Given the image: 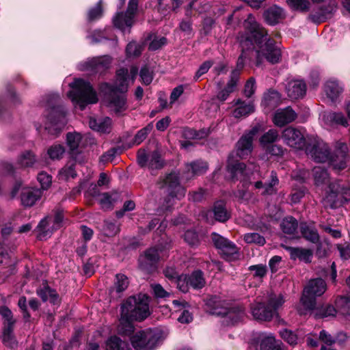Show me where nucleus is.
Listing matches in <instances>:
<instances>
[{"instance_id": "nucleus-1", "label": "nucleus", "mask_w": 350, "mask_h": 350, "mask_svg": "<svg viewBox=\"0 0 350 350\" xmlns=\"http://www.w3.org/2000/svg\"><path fill=\"white\" fill-rule=\"evenodd\" d=\"M244 27L246 32L238 37L241 54L237 60V69L234 70L240 72L244 66L245 60L250 58L249 53L253 51L255 44L258 46L256 51L257 66L261 65L262 59L271 64L278 63L281 57L280 49L275 45L274 40L267 37V31L256 22L252 14H249L244 21Z\"/></svg>"}, {"instance_id": "nucleus-2", "label": "nucleus", "mask_w": 350, "mask_h": 350, "mask_svg": "<svg viewBox=\"0 0 350 350\" xmlns=\"http://www.w3.org/2000/svg\"><path fill=\"white\" fill-rule=\"evenodd\" d=\"M138 72V68L133 66L128 70L120 68L116 72L115 83H103L100 85V91L105 94V102L109 110L117 115L124 113L128 108L126 98L124 92L127 91L129 82L134 81Z\"/></svg>"}, {"instance_id": "nucleus-3", "label": "nucleus", "mask_w": 350, "mask_h": 350, "mask_svg": "<svg viewBox=\"0 0 350 350\" xmlns=\"http://www.w3.org/2000/svg\"><path fill=\"white\" fill-rule=\"evenodd\" d=\"M306 153L317 163H327L334 170H342L347 167L348 161L347 145L337 142L335 150L331 153L327 144L318 137L308 138Z\"/></svg>"}, {"instance_id": "nucleus-4", "label": "nucleus", "mask_w": 350, "mask_h": 350, "mask_svg": "<svg viewBox=\"0 0 350 350\" xmlns=\"http://www.w3.org/2000/svg\"><path fill=\"white\" fill-rule=\"evenodd\" d=\"M149 314V299L146 295L139 294L129 297L121 306L119 332L129 336L134 332L131 322L143 321Z\"/></svg>"}, {"instance_id": "nucleus-5", "label": "nucleus", "mask_w": 350, "mask_h": 350, "mask_svg": "<svg viewBox=\"0 0 350 350\" xmlns=\"http://www.w3.org/2000/svg\"><path fill=\"white\" fill-rule=\"evenodd\" d=\"M60 97L58 94L51 93L46 96L43 105L48 111L44 123V129L51 135L59 133L66 124V112L60 105Z\"/></svg>"}, {"instance_id": "nucleus-6", "label": "nucleus", "mask_w": 350, "mask_h": 350, "mask_svg": "<svg viewBox=\"0 0 350 350\" xmlns=\"http://www.w3.org/2000/svg\"><path fill=\"white\" fill-rule=\"evenodd\" d=\"M69 86L71 90L68 92L67 96L75 107L83 110L86 106L98 102L97 93L89 81L82 79H75L69 84Z\"/></svg>"}, {"instance_id": "nucleus-7", "label": "nucleus", "mask_w": 350, "mask_h": 350, "mask_svg": "<svg viewBox=\"0 0 350 350\" xmlns=\"http://www.w3.org/2000/svg\"><path fill=\"white\" fill-rule=\"evenodd\" d=\"M161 188L165 189L167 198L165 200L164 209L168 211L174 204V199L181 200L186 193V189L180 183V174L173 171L161 180Z\"/></svg>"}, {"instance_id": "nucleus-8", "label": "nucleus", "mask_w": 350, "mask_h": 350, "mask_svg": "<svg viewBox=\"0 0 350 350\" xmlns=\"http://www.w3.org/2000/svg\"><path fill=\"white\" fill-rule=\"evenodd\" d=\"M327 285L321 278H315L309 281L304 288L300 303L304 308H299L300 314H306L307 311L312 310L316 305V297L321 296L326 291Z\"/></svg>"}, {"instance_id": "nucleus-9", "label": "nucleus", "mask_w": 350, "mask_h": 350, "mask_svg": "<svg viewBox=\"0 0 350 350\" xmlns=\"http://www.w3.org/2000/svg\"><path fill=\"white\" fill-rule=\"evenodd\" d=\"M284 303V298L282 294H273L269 296L267 305L262 303L254 304L251 307L253 317L256 320L267 321L277 314V311Z\"/></svg>"}, {"instance_id": "nucleus-10", "label": "nucleus", "mask_w": 350, "mask_h": 350, "mask_svg": "<svg viewBox=\"0 0 350 350\" xmlns=\"http://www.w3.org/2000/svg\"><path fill=\"white\" fill-rule=\"evenodd\" d=\"M206 305L210 308V312L212 314L223 315L224 317L223 323L228 324L229 323L228 319L230 320V324L234 325L241 321L245 316L244 310L241 307L223 308L222 301L217 296L208 299L206 301Z\"/></svg>"}, {"instance_id": "nucleus-11", "label": "nucleus", "mask_w": 350, "mask_h": 350, "mask_svg": "<svg viewBox=\"0 0 350 350\" xmlns=\"http://www.w3.org/2000/svg\"><path fill=\"white\" fill-rule=\"evenodd\" d=\"M350 201V187L336 180L329 185V190L324 203L332 208H336Z\"/></svg>"}, {"instance_id": "nucleus-12", "label": "nucleus", "mask_w": 350, "mask_h": 350, "mask_svg": "<svg viewBox=\"0 0 350 350\" xmlns=\"http://www.w3.org/2000/svg\"><path fill=\"white\" fill-rule=\"evenodd\" d=\"M227 170L230 174L233 180H240L243 184V187H246L252 183V180L255 178L253 177L254 172L259 175L258 167L253 165L252 170L241 162L232 163L230 157L228 158Z\"/></svg>"}, {"instance_id": "nucleus-13", "label": "nucleus", "mask_w": 350, "mask_h": 350, "mask_svg": "<svg viewBox=\"0 0 350 350\" xmlns=\"http://www.w3.org/2000/svg\"><path fill=\"white\" fill-rule=\"evenodd\" d=\"M0 315L3 321L2 340L3 344L12 349L17 346V342L13 334L16 320L11 310L5 306H0Z\"/></svg>"}, {"instance_id": "nucleus-14", "label": "nucleus", "mask_w": 350, "mask_h": 350, "mask_svg": "<svg viewBox=\"0 0 350 350\" xmlns=\"http://www.w3.org/2000/svg\"><path fill=\"white\" fill-rule=\"evenodd\" d=\"M138 8V0H129L125 12H118L113 17L114 26L124 33H130V29L135 21V16Z\"/></svg>"}, {"instance_id": "nucleus-15", "label": "nucleus", "mask_w": 350, "mask_h": 350, "mask_svg": "<svg viewBox=\"0 0 350 350\" xmlns=\"http://www.w3.org/2000/svg\"><path fill=\"white\" fill-rule=\"evenodd\" d=\"M281 137L286 146L295 150L306 149L308 145L303 128L288 126L282 132Z\"/></svg>"}, {"instance_id": "nucleus-16", "label": "nucleus", "mask_w": 350, "mask_h": 350, "mask_svg": "<svg viewBox=\"0 0 350 350\" xmlns=\"http://www.w3.org/2000/svg\"><path fill=\"white\" fill-rule=\"evenodd\" d=\"M211 239L215 247L225 260L232 261L239 258L238 248L233 242L216 232L212 233Z\"/></svg>"}, {"instance_id": "nucleus-17", "label": "nucleus", "mask_w": 350, "mask_h": 350, "mask_svg": "<svg viewBox=\"0 0 350 350\" xmlns=\"http://www.w3.org/2000/svg\"><path fill=\"white\" fill-rule=\"evenodd\" d=\"M64 215L62 210H57L53 218L46 217L38 225V238L40 240L46 239L51 237L53 231L59 228L63 222Z\"/></svg>"}, {"instance_id": "nucleus-18", "label": "nucleus", "mask_w": 350, "mask_h": 350, "mask_svg": "<svg viewBox=\"0 0 350 350\" xmlns=\"http://www.w3.org/2000/svg\"><path fill=\"white\" fill-rule=\"evenodd\" d=\"M260 130L259 124L253 126L246 131L236 144V153L240 159H245L253 150V140Z\"/></svg>"}, {"instance_id": "nucleus-19", "label": "nucleus", "mask_w": 350, "mask_h": 350, "mask_svg": "<svg viewBox=\"0 0 350 350\" xmlns=\"http://www.w3.org/2000/svg\"><path fill=\"white\" fill-rule=\"evenodd\" d=\"M160 246L152 247L148 249L144 254L139 258V268L147 273L155 271L158 267L160 252L162 251Z\"/></svg>"}, {"instance_id": "nucleus-20", "label": "nucleus", "mask_w": 350, "mask_h": 350, "mask_svg": "<svg viewBox=\"0 0 350 350\" xmlns=\"http://www.w3.org/2000/svg\"><path fill=\"white\" fill-rule=\"evenodd\" d=\"M112 59L109 55H103L88 58L78 64L77 68L81 71L102 72L107 69Z\"/></svg>"}, {"instance_id": "nucleus-21", "label": "nucleus", "mask_w": 350, "mask_h": 350, "mask_svg": "<svg viewBox=\"0 0 350 350\" xmlns=\"http://www.w3.org/2000/svg\"><path fill=\"white\" fill-rule=\"evenodd\" d=\"M137 163L142 167L150 170H159L163 167L164 161L159 151L154 150L147 153L145 150L139 149L137 151Z\"/></svg>"}, {"instance_id": "nucleus-22", "label": "nucleus", "mask_w": 350, "mask_h": 350, "mask_svg": "<svg viewBox=\"0 0 350 350\" xmlns=\"http://www.w3.org/2000/svg\"><path fill=\"white\" fill-rule=\"evenodd\" d=\"M338 3L336 0H329L327 4L321 6L315 12L310 15V19L315 23H320L330 18L336 12Z\"/></svg>"}, {"instance_id": "nucleus-23", "label": "nucleus", "mask_w": 350, "mask_h": 350, "mask_svg": "<svg viewBox=\"0 0 350 350\" xmlns=\"http://www.w3.org/2000/svg\"><path fill=\"white\" fill-rule=\"evenodd\" d=\"M144 338L147 340L146 345L140 346L136 344L135 345L143 350H154L163 342L165 339V336L163 332L161 330L149 329L146 330V335Z\"/></svg>"}, {"instance_id": "nucleus-24", "label": "nucleus", "mask_w": 350, "mask_h": 350, "mask_svg": "<svg viewBox=\"0 0 350 350\" xmlns=\"http://www.w3.org/2000/svg\"><path fill=\"white\" fill-rule=\"evenodd\" d=\"M286 92L291 99L301 98L306 94V85L303 80L291 79L286 85Z\"/></svg>"}, {"instance_id": "nucleus-25", "label": "nucleus", "mask_w": 350, "mask_h": 350, "mask_svg": "<svg viewBox=\"0 0 350 350\" xmlns=\"http://www.w3.org/2000/svg\"><path fill=\"white\" fill-rule=\"evenodd\" d=\"M297 118V113L290 107L278 109L273 116V122L277 126L282 127L292 122Z\"/></svg>"}, {"instance_id": "nucleus-26", "label": "nucleus", "mask_w": 350, "mask_h": 350, "mask_svg": "<svg viewBox=\"0 0 350 350\" xmlns=\"http://www.w3.org/2000/svg\"><path fill=\"white\" fill-rule=\"evenodd\" d=\"M258 339L260 350H285L282 342L276 340L272 333H261Z\"/></svg>"}, {"instance_id": "nucleus-27", "label": "nucleus", "mask_w": 350, "mask_h": 350, "mask_svg": "<svg viewBox=\"0 0 350 350\" xmlns=\"http://www.w3.org/2000/svg\"><path fill=\"white\" fill-rule=\"evenodd\" d=\"M233 102L234 109L232 111V116L235 118L247 117L254 113L255 110L254 105L251 100L246 101L238 98Z\"/></svg>"}, {"instance_id": "nucleus-28", "label": "nucleus", "mask_w": 350, "mask_h": 350, "mask_svg": "<svg viewBox=\"0 0 350 350\" xmlns=\"http://www.w3.org/2000/svg\"><path fill=\"white\" fill-rule=\"evenodd\" d=\"M280 336L290 345L295 346L304 340L306 334L303 329L292 331L288 329H282L280 331Z\"/></svg>"}, {"instance_id": "nucleus-29", "label": "nucleus", "mask_w": 350, "mask_h": 350, "mask_svg": "<svg viewBox=\"0 0 350 350\" xmlns=\"http://www.w3.org/2000/svg\"><path fill=\"white\" fill-rule=\"evenodd\" d=\"M239 79V72L238 70H232L230 80L225 88L218 92L217 98L221 102L226 100L229 95L235 90Z\"/></svg>"}, {"instance_id": "nucleus-30", "label": "nucleus", "mask_w": 350, "mask_h": 350, "mask_svg": "<svg viewBox=\"0 0 350 350\" xmlns=\"http://www.w3.org/2000/svg\"><path fill=\"white\" fill-rule=\"evenodd\" d=\"M89 126L91 129L100 133H109L111 132L112 120L109 117L98 118H90Z\"/></svg>"}, {"instance_id": "nucleus-31", "label": "nucleus", "mask_w": 350, "mask_h": 350, "mask_svg": "<svg viewBox=\"0 0 350 350\" xmlns=\"http://www.w3.org/2000/svg\"><path fill=\"white\" fill-rule=\"evenodd\" d=\"M41 196L42 191L38 189L23 188L21 194V203L25 206H31L40 198Z\"/></svg>"}, {"instance_id": "nucleus-32", "label": "nucleus", "mask_w": 350, "mask_h": 350, "mask_svg": "<svg viewBox=\"0 0 350 350\" xmlns=\"http://www.w3.org/2000/svg\"><path fill=\"white\" fill-rule=\"evenodd\" d=\"M290 254L292 260H299L306 263H309L312 260V252L310 250L301 247H284Z\"/></svg>"}, {"instance_id": "nucleus-33", "label": "nucleus", "mask_w": 350, "mask_h": 350, "mask_svg": "<svg viewBox=\"0 0 350 350\" xmlns=\"http://www.w3.org/2000/svg\"><path fill=\"white\" fill-rule=\"evenodd\" d=\"M129 284L128 278L121 273L116 274L113 286L110 289V295L113 298H118L124 291Z\"/></svg>"}, {"instance_id": "nucleus-34", "label": "nucleus", "mask_w": 350, "mask_h": 350, "mask_svg": "<svg viewBox=\"0 0 350 350\" xmlns=\"http://www.w3.org/2000/svg\"><path fill=\"white\" fill-rule=\"evenodd\" d=\"M208 165L205 161L198 160L186 165L185 177L189 179L196 175H201L206 172Z\"/></svg>"}, {"instance_id": "nucleus-35", "label": "nucleus", "mask_w": 350, "mask_h": 350, "mask_svg": "<svg viewBox=\"0 0 350 350\" xmlns=\"http://www.w3.org/2000/svg\"><path fill=\"white\" fill-rule=\"evenodd\" d=\"M208 213H213L215 219L219 222H226L230 217V213L226 210V203L224 200L216 201L213 210Z\"/></svg>"}, {"instance_id": "nucleus-36", "label": "nucleus", "mask_w": 350, "mask_h": 350, "mask_svg": "<svg viewBox=\"0 0 350 350\" xmlns=\"http://www.w3.org/2000/svg\"><path fill=\"white\" fill-rule=\"evenodd\" d=\"M342 91V85L336 80H329L324 85V92L332 101H335Z\"/></svg>"}, {"instance_id": "nucleus-37", "label": "nucleus", "mask_w": 350, "mask_h": 350, "mask_svg": "<svg viewBox=\"0 0 350 350\" xmlns=\"http://www.w3.org/2000/svg\"><path fill=\"white\" fill-rule=\"evenodd\" d=\"M300 230L303 237L312 243L319 241V235L313 223H301Z\"/></svg>"}, {"instance_id": "nucleus-38", "label": "nucleus", "mask_w": 350, "mask_h": 350, "mask_svg": "<svg viewBox=\"0 0 350 350\" xmlns=\"http://www.w3.org/2000/svg\"><path fill=\"white\" fill-rule=\"evenodd\" d=\"M325 121L329 125H341L345 127L349 126L348 119L342 112H329L324 115Z\"/></svg>"}, {"instance_id": "nucleus-39", "label": "nucleus", "mask_w": 350, "mask_h": 350, "mask_svg": "<svg viewBox=\"0 0 350 350\" xmlns=\"http://www.w3.org/2000/svg\"><path fill=\"white\" fill-rule=\"evenodd\" d=\"M282 16L283 10L276 5L271 7L264 12V17L266 22L271 25H274L278 23Z\"/></svg>"}, {"instance_id": "nucleus-40", "label": "nucleus", "mask_w": 350, "mask_h": 350, "mask_svg": "<svg viewBox=\"0 0 350 350\" xmlns=\"http://www.w3.org/2000/svg\"><path fill=\"white\" fill-rule=\"evenodd\" d=\"M83 135L77 132H69L66 135V144L69 148V154H75L79 150V145L82 141Z\"/></svg>"}, {"instance_id": "nucleus-41", "label": "nucleus", "mask_w": 350, "mask_h": 350, "mask_svg": "<svg viewBox=\"0 0 350 350\" xmlns=\"http://www.w3.org/2000/svg\"><path fill=\"white\" fill-rule=\"evenodd\" d=\"M105 350H131L129 344L119 337H109L105 342Z\"/></svg>"}, {"instance_id": "nucleus-42", "label": "nucleus", "mask_w": 350, "mask_h": 350, "mask_svg": "<svg viewBox=\"0 0 350 350\" xmlns=\"http://www.w3.org/2000/svg\"><path fill=\"white\" fill-rule=\"evenodd\" d=\"M280 227L284 234L293 235L297 232L298 222L292 216H288L282 219Z\"/></svg>"}, {"instance_id": "nucleus-43", "label": "nucleus", "mask_w": 350, "mask_h": 350, "mask_svg": "<svg viewBox=\"0 0 350 350\" xmlns=\"http://www.w3.org/2000/svg\"><path fill=\"white\" fill-rule=\"evenodd\" d=\"M281 96L275 90H269L265 93L261 105L267 107H273L277 105L280 100Z\"/></svg>"}, {"instance_id": "nucleus-44", "label": "nucleus", "mask_w": 350, "mask_h": 350, "mask_svg": "<svg viewBox=\"0 0 350 350\" xmlns=\"http://www.w3.org/2000/svg\"><path fill=\"white\" fill-rule=\"evenodd\" d=\"M248 186L249 185H247L246 187H243L242 189H238L234 193V197L241 203H254L256 200L254 193L247 189Z\"/></svg>"}, {"instance_id": "nucleus-45", "label": "nucleus", "mask_w": 350, "mask_h": 350, "mask_svg": "<svg viewBox=\"0 0 350 350\" xmlns=\"http://www.w3.org/2000/svg\"><path fill=\"white\" fill-rule=\"evenodd\" d=\"M280 138L279 133L275 129H269L267 132L264 133L259 139L260 145L262 148L267 147V146L274 144Z\"/></svg>"}, {"instance_id": "nucleus-46", "label": "nucleus", "mask_w": 350, "mask_h": 350, "mask_svg": "<svg viewBox=\"0 0 350 350\" xmlns=\"http://www.w3.org/2000/svg\"><path fill=\"white\" fill-rule=\"evenodd\" d=\"M66 152V148L63 144H54L47 150V154L53 161L62 159Z\"/></svg>"}, {"instance_id": "nucleus-47", "label": "nucleus", "mask_w": 350, "mask_h": 350, "mask_svg": "<svg viewBox=\"0 0 350 350\" xmlns=\"http://www.w3.org/2000/svg\"><path fill=\"white\" fill-rule=\"evenodd\" d=\"M190 286L194 289H200L204 287L205 280L202 271L197 270L188 275Z\"/></svg>"}, {"instance_id": "nucleus-48", "label": "nucleus", "mask_w": 350, "mask_h": 350, "mask_svg": "<svg viewBox=\"0 0 350 350\" xmlns=\"http://www.w3.org/2000/svg\"><path fill=\"white\" fill-rule=\"evenodd\" d=\"M37 293L43 301H49L53 304L57 301L58 296L55 291L51 289L49 286H44V288L38 290Z\"/></svg>"}, {"instance_id": "nucleus-49", "label": "nucleus", "mask_w": 350, "mask_h": 350, "mask_svg": "<svg viewBox=\"0 0 350 350\" xmlns=\"http://www.w3.org/2000/svg\"><path fill=\"white\" fill-rule=\"evenodd\" d=\"M279 184V179L277 174L274 171L271 172V179L269 183H265L264 190L262 193V195H272L277 192L276 186Z\"/></svg>"}, {"instance_id": "nucleus-50", "label": "nucleus", "mask_w": 350, "mask_h": 350, "mask_svg": "<svg viewBox=\"0 0 350 350\" xmlns=\"http://www.w3.org/2000/svg\"><path fill=\"white\" fill-rule=\"evenodd\" d=\"M312 172L314 182L317 185L324 184L328 180L329 174L326 169L321 166H316L313 168Z\"/></svg>"}, {"instance_id": "nucleus-51", "label": "nucleus", "mask_w": 350, "mask_h": 350, "mask_svg": "<svg viewBox=\"0 0 350 350\" xmlns=\"http://www.w3.org/2000/svg\"><path fill=\"white\" fill-rule=\"evenodd\" d=\"M59 178L62 180H68L74 178L77 176L74 163L66 164L59 172Z\"/></svg>"}, {"instance_id": "nucleus-52", "label": "nucleus", "mask_w": 350, "mask_h": 350, "mask_svg": "<svg viewBox=\"0 0 350 350\" xmlns=\"http://www.w3.org/2000/svg\"><path fill=\"white\" fill-rule=\"evenodd\" d=\"M143 51V46L136 42H130L126 47V56L129 57H136L141 55Z\"/></svg>"}, {"instance_id": "nucleus-53", "label": "nucleus", "mask_w": 350, "mask_h": 350, "mask_svg": "<svg viewBox=\"0 0 350 350\" xmlns=\"http://www.w3.org/2000/svg\"><path fill=\"white\" fill-rule=\"evenodd\" d=\"M209 134V130L203 129L200 131H196L191 129H187L184 131V135L187 138L200 139L207 137Z\"/></svg>"}, {"instance_id": "nucleus-54", "label": "nucleus", "mask_w": 350, "mask_h": 350, "mask_svg": "<svg viewBox=\"0 0 350 350\" xmlns=\"http://www.w3.org/2000/svg\"><path fill=\"white\" fill-rule=\"evenodd\" d=\"M153 129L152 122L149 123L146 126L140 129L135 135L133 139V143L136 145L140 144L150 133Z\"/></svg>"}, {"instance_id": "nucleus-55", "label": "nucleus", "mask_w": 350, "mask_h": 350, "mask_svg": "<svg viewBox=\"0 0 350 350\" xmlns=\"http://www.w3.org/2000/svg\"><path fill=\"white\" fill-rule=\"evenodd\" d=\"M35 161V155L31 151H26L19 157L18 164L21 167H29L32 165Z\"/></svg>"}, {"instance_id": "nucleus-56", "label": "nucleus", "mask_w": 350, "mask_h": 350, "mask_svg": "<svg viewBox=\"0 0 350 350\" xmlns=\"http://www.w3.org/2000/svg\"><path fill=\"white\" fill-rule=\"evenodd\" d=\"M244 240L247 243H254L260 246L263 245L266 242L264 237L257 232L245 234L244 235Z\"/></svg>"}, {"instance_id": "nucleus-57", "label": "nucleus", "mask_w": 350, "mask_h": 350, "mask_svg": "<svg viewBox=\"0 0 350 350\" xmlns=\"http://www.w3.org/2000/svg\"><path fill=\"white\" fill-rule=\"evenodd\" d=\"M146 335V330H142L137 332L131 337V342L135 350H143L142 349L138 348L135 345L138 344L140 346L146 345V343H147V340L144 338Z\"/></svg>"}, {"instance_id": "nucleus-58", "label": "nucleus", "mask_w": 350, "mask_h": 350, "mask_svg": "<svg viewBox=\"0 0 350 350\" xmlns=\"http://www.w3.org/2000/svg\"><path fill=\"white\" fill-rule=\"evenodd\" d=\"M119 232V227L115 223L109 221H105L103 232L106 237H113Z\"/></svg>"}, {"instance_id": "nucleus-59", "label": "nucleus", "mask_w": 350, "mask_h": 350, "mask_svg": "<svg viewBox=\"0 0 350 350\" xmlns=\"http://www.w3.org/2000/svg\"><path fill=\"white\" fill-rule=\"evenodd\" d=\"M150 287L154 297L157 299H165L170 295L160 284H151Z\"/></svg>"}, {"instance_id": "nucleus-60", "label": "nucleus", "mask_w": 350, "mask_h": 350, "mask_svg": "<svg viewBox=\"0 0 350 350\" xmlns=\"http://www.w3.org/2000/svg\"><path fill=\"white\" fill-rule=\"evenodd\" d=\"M248 269L253 272V276L257 278H262L267 273V267L265 265L259 264L251 265Z\"/></svg>"}, {"instance_id": "nucleus-61", "label": "nucleus", "mask_w": 350, "mask_h": 350, "mask_svg": "<svg viewBox=\"0 0 350 350\" xmlns=\"http://www.w3.org/2000/svg\"><path fill=\"white\" fill-rule=\"evenodd\" d=\"M174 282L176 284L177 288L183 293L187 292L190 286L187 275H180Z\"/></svg>"}, {"instance_id": "nucleus-62", "label": "nucleus", "mask_w": 350, "mask_h": 350, "mask_svg": "<svg viewBox=\"0 0 350 350\" xmlns=\"http://www.w3.org/2000/svg\"><path fill=\"white\" fill-rule=\"evenodd\" d=\"M87 38L92 44H96L103 42L107 39L106 30L104 31L100 30H95L87 36Z\"/></svg>"}, {"instance_id": "nucleus-63", "label": "nucleus", "mask_w": 350, "mask_h": 350, "mask_svg": "<svg viewBox=\"0 0 350 350\" xmlns=\"http://www.w3.org/2000/svg\"><path fill=\"white\" fill-rule=\"evenodd\" d=\"M287 2L292 8L300 11H306L310 6L308 0H287Z\"/></svg>"}, {"instance_id": "nucleus-64", "label": "nucleus", "mask_w": 350, "mask_h": 350, "mask_svg": "<svg viewBox=\"0 0 350 350\" xmlns=\"http://www.w3.org/2000/svg\"><path fill=\"white\" fill-rule=\"evenodd\" d=\"M103 14L100 3L98 2L94 7L90 8L88 12V20L93 21L100 18Z\"/></svg>"}]
</instances>
